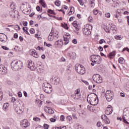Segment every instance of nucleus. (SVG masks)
<instances>
[{"label":"nucleus","instance_id":"nucleus-1","mask_svg":"<svg viewBox=\"0 0 129 129\" xmlns=\"http://www.w3.org/2000/svg\"><path fill=\"white\" fill-rule=\"evenodd\" d=\"M23 62L19 60H14L11 63V67L12 70L14 71H18L23 68Z\"/></svg>","mask_w":129,"mask_h":129},{"label":"nucleus","instance_id":"nucleus-2","mask_svg":"<svg viewBox=\"0 0 129 129\" xmlns=\"http://www.w3.org/2000/svg\"><path fill=\"white\" fill-rule=\"evenodd\" d=\"M87 101L93 106L97 105L98 103V99L95 97V94L94 93L90 94L87 97Z\"/></svg>","mask_w":129,"mask_h":129},{"label":"nucleus","instance_id":"nucleus-3","mask_svg":"<svg viewBox=\"0 0 129 129\" xmlns=\"http://www.w3.org/2000/svg\"><path fill=\"white\" fill-rule=\"evenodd\" d=\"M90 59L92 62L95 63V64H100L102 58L100 55L92 54L90 56Z\"/></svg>","mask_w":129,"mask_h":129},{"label":"nucleus","instance_id":"nucleus-4","mask_svg":"<svg viewBox=\"0 0 129 129\" xmlns=\"http://www.w3.org/2000/svg\"><path fill=\"white\" fill-rule=\"evenodd\" d=\"M76 70L79 73V74H81V75H83V74H85V68L83 67V66L77 64H76L75 66Z\"/></svg>","mask_w":129,"mask_h":129},{"label":"nucleus","instance_id":"nucleus-5","mask_svg":"<svg viewBox=\"0 0 129 129\" xmlns=\"http://www.w3.org/2000/svg\"><path fill=\"white\" fill-rule=\"evenodd\" d=\"M105 97L107 101L110 102L113 99V92L111 90H107L105 92Z\"/></svg>","mask_w":129,"mask_h":129},{"label":"nucleus","instance_id":"nucleus-6","mask_svg":"<svg viewBox=\"0 0 129 129\" xmlns=\"http://www.w3.org/2000/svg\"><path fill=\"white\" fill-rule=\"evenodd\" d=\"M71 97L73 98L75 100H79L80 97H81V95L80 94V89H77L75 91L74 94L71 95Z\"/></svg>","mask_w":129,"mask_h":129},{"label":"nucleus","instance_id":"nucleus-7","mask_svg":"<svg viewBox=\"0 0 129 129\" xmlns=\"http://www.w3.org/2000/svg\"><path fill=\"white\" fill-rule=\"evenodd\" d=\"M44 91L46 93H51V92H52V90H53L52 89V86L48 83L44 84Z\"/></svg>","mask_w":129,"mask_h":129},{"label":"nucleus","instance_id":"nucleus-8","mask_svg":"<svg viewBox=\"0 0 129 129\" xmlns=\"http://www.w3.org/2000/svg\"><path fill=\"white\" fill-rule=\"evenodd\" d=\"M93 80L96 83H102V78L101 76L98 74H95L93 76Z\"/></svg>","mask_w":129,"mask_h":129},{"label":"nucleus","instance_id":"nucleus-9","mask_svg":"<svg viewBox=\"0 0 129 129\" xmlns=\"http://www.w3.org/2000/svg\"><path fill=\"white\" fill-rule=\"evenodd\" d=\"M0 74L6 75L8 74V67L3 64L0 65Z\"/></svg>","mask_w":129,"mask_h":129},{"label":"nucleus","instance_id":"nucleus-10","mask_svg":"<svg viewBox=\"0 0 129 129\" xmlns=\"http://www.w3.org/2000/svg\"><path fill=\"white\" fill-rule=\"evenodd\" d=\"M122 119L129 120V108L123 110Z\"/></svg>","mask_w":129,"mask_h":129},{"label":"nucleus","instance_id":"nucleus-11","mask_svg":"<svg viewBox=\"0 0 129 129\" xmlns=\"http://www.w3.org/2000/svg\"><path fill=\"white\" fill-rule=\"evenodd\" d=\"M54 46L58 49H61L62 46H63V40H57L54 43Z\"/></svg>","mask_w":129,"mask_h":129},{"label":"nucleus","instance_id":"nucleus-12","mask_svg":"<svg viewBox=\"0 0 129 129\" xmlns=\"http://www.w3.org/2000/svg\"><path fill=\"white\" fill-rule=\"evenodd\" d=\"M83 33L86 36H88L91 34V30L89 27H86V28L83 29Z\"/></svg>","mask_w":129,"mask_h":129},{"label":"nucleus","instance_id":"nucleus-13","mask_svg":"<svg viewBox=\"0 0 129 129\" xmlns=\"http://www.w3.org/2000/svg\"><path fill=\"white\" fill-rule=\"evenodd\" d=\"M51 81L52 82V84H54V85H57L60 83V78L58 77H55L51 79Z\"/></svg>","mask_w":129,"mask_h":129},{"label":"nucleus","instance_id":"nucleus-14","mask_svg":"<svg viewBox=\"0 0 129 129\" xmlns=\"http://www.w3.org/2000/svg\"><path fill=\"white\" fill-rule=\"evenodd\" d=\"M28 67L30 70H35V69H36V67H35V64L33 63L32 60H29L28 61Z\"/></svg>","mask_w":129,"mask_h":129},{"label":"nucleus","instance_id":"nucleus-15","mask_svg":"<svg viewBox=\"0 0 129 129\" xmlns=\"http://www.w3.org/2000/svg\"><path fill=\"white\" fill-rule=\"evenodd\" d=\"M105 112L107 115L111 114V113H112V106H111V105H109L108 107L106 108Z\"/></svg>","mask_w":129,"mask_h":129},{"label":"nucleus","instance_id":"nucleus-16","mask_svg":"<svg viewBox=\"0 0 129 129\" xmlns=\"http://www.w3.org/2000/svg\"><path fill=\"white\" fill-rule=\"evenodd\" d=\"M21 126L22 127L26 128V127H28L29 125H30V123H29V121L27 119H24L22 123H21Z\"/></svg>","mask_w":129,"mask_h":129},{"label":"nucleus","instance_id":"nucleus-17","mask_svg":"<svg viewBox=\"0 0 129 129\" xmlns=\"http://www.w3.org/2000/svg\"><path fill=\"white\" fill-rule=\"evenodd\" d=\"M109 25L110 26V29L112 31L113 33L115 34H116V31L117 29L114 24L112 23H109Z\"/></svg>","mask_w":129,"mask_h":129},{"label":"nucleus","instance_id":"nucleus-18","mask_svg":"<svg viewBox=\"0 0 129 129\" xmlns=\"http://www.w3.org/2000/svg\"><path fill=\"white\" fill-rule=\"evenodd\" d=\"M8 39V36L4 34L0 33V41L5 43Z\"/></svg>","mask_w":129,"mask_h":129},{"label":"nucleus","instance_id":"nucleus-19","mask_svg":"<svg viewBox=\"0 0 129 129\" xmlns=\"http://www.w3.org/2000/svg\"><path fill=\"white\" fill-rule=\"evenodd\" d=\"M101 119L103 121L105 122V123H107L108 124H109L110 123V120H109V119L107 118V116L105 115H103L101 116Z\"/></svg>","mask_w":129,"mask_h":129},{"label":"nucleus","instance_id":"nucleus-20","mask_svg":"<svg viewBox=\"0 0 129 129\" xmlns=\"http://www.w3.org/2000/svg\"><path fill=\"white\" fill-rule=\"evenodd\" d=\"M19 14V12L17 10H13L10 11L9 15L11 18H15L17 15Z\"/></svg>","mask_w":129,"mask_h":129},{"label":"nucleus","instance_id":"nucleus-21","mask_svg":"<svg viewBox=\"0 0 129 129\" xmlns=\"http://www.w3.org/2000/svg\"><path fill=\"white\" fill-rule=\"evenodd\" d=\"M15 110L18 113V114H21V113H23V110H22V108L20 107L18 105L16 106H14Z\"/></svg>","mask_w":129,"mask_h":129},{"label":"nucleus","instance_id":"nucleus-22","mask_svg":"<svg viewBox=\"0 0 129 129\" xmlns=\"http://www.w3.org/2000/svg\"><path fill=\"white\" fill-rule=\"evenodd\" d=\"M50 34H52V35H53V36L56 37V38H58V37H59L58 36V35L59 34V32H58V31H57V30H54V28H52L51 29Z\"/></svg>","mask_w":129,"mask_h":129},{"label":"nucleus","instance_id":"nucleus-23","mask_svg":"<svg viewBox=\"0 0 129 129\" xmlns=\"http://www.w3.org/2000/svg\"><path fill=\"white\" fill-rule=\"evenodd\" d=\"M31 55H32L33 57H34V58H39V54H38V53L36 52L35 50L31 51Z\"/></svg>","mask_w":129,"mask_h":129},{"label":"nucleus","instance_id":"nucleus-24","mask_svg":"<svg viewBox=\"0 0 129 129\" xmlns=\"http://www.w3.org/2000/svg\"><path fill=\"white\" fill-rule=\"evenodd\" d=\"M46 112H48V113L52 114L54 113V111L53 110V109H52L51 107H47L46 108Z\"/></svg>","mask_w":129,"mask_h":129},{"label":"nucleus","instance_id":"nucleus-25","mask_svg":"<svg viewBox=\"0 0 129 129\" xmlns=\"http://www.w3.org/2000/svg\"><path fill=\"white\" fill-rule=\"evenodd\" d=\"M54 37L53 34L50 33L48 37V41H53L54 40Z\"/></svg>","mask_w":129,"mask_h":129},{"label":"nucleus","instance_id":"nucleus-26","mask_svg":"<svg viewBox=\"0 0 129 129\" xmlns=\"http://www.w3.org/2000/svg\"><path fill=\"white\" fill-rule=\"evenodd\" d=\"M39 3L41 4L43 8H46V3L44 0H39Z\"/></svg>","mask_w":129,"mask_h":129},{"label":"nucleus","instance_id":"nucleus-27","mask_svg":"<svg viewBox=\"0 0 129 129\" xmlns=\"http://www.w3.org/2000/svg\"><path fill=\"white\" fill-rule=\"evenodd\" d=\"M119 63L120 64H123L125 62V60L123 57H120L118 59Z\"/></svg>","mask_w":129,"mask_h":129},{"label":"nucleus","instance_id":"nucleus-28","mask_svg":"<svg viewBox=\"0 0 129 129\" xmlns=\"http://www.w3.org/2000/svg\"><path fill=\"white\" fill-rule=\"evenodd\" d=\"M122 36L121 35H116L114 36V38L116 39V40H122Z\"/></svg>","mask_w":129,"mask_h":129},{"label":"nucleus","instance_id":"nucleus-29","mask_svg":"<svg viewBox=\"0 0 129 129\" xmlns=\"http://www.w3.org/2000/svg\"><path fill=\"white\" fill-rule=\"evenodd\" d=\"M9 108V103H5L3 106V109L7 110Z\"/></svg>","mask_w":129,"mask_h":129},{"label":"nucleus","instance_id":"nucleus-30","mask_svg":"<svg viewBox=\"0 0 129 129\" xmlns=\"http://www.w3.org/2000/svg\"><path fill=\"white\" fill-rule=\"evenodd\" d=\"M10 7L12 10L14 11L16 10V4L15 3H12V4H11Z\"/></svg>","mask_w":129,"mask_h":129},{"label":"nucleus","instance_id":"nucleus-31","mask_svg":"<svg viewBox=\"0 0 129 129\" xmlns=\"http://www.w3.org/2000/svg\"><path fill=\"white\" fill-rule=\"evenodd\" d=\"M55 5L56 6V7H60L61 6V2H60L59 0H57L55 2Z\"/></svg>","mask_w":129,"mask_h":129},{"label":"nucleus","instance_id":"nucleus-32","mask_svg":"<svg viewBox=\"0 0 129 129\" xmlns=\"http://www.w3.org/2000/svg\"><path fill=\"white\" fill-rule=\"evenodd\" d=\"M90 7H91V8H94V7H95V4H94V0H91Z\"/></svg>","mask_w":129,"mask_h":129},{"label":"nucleus","instance_id":"nucleus-33","mask_svg":"<svg viewBox=\"0 0 129 129\" xmlns=\"http://www.w3.org/2000/svg\"><path fill=\"white\" fill-rule=\"evenodd\" d=\"M74 127L76 128V129H82V128H81V126L79 125V124L77 123V124H76L75 125H74Z\"/></svg>","mask_w":129,"mask_h":129},{"label":"nucleus","instance_id":"nucleus-34","mask_svg":"<svg viewBox=\"0 0 129 129\" xmlns=\"http://www.w3.org/2000/svg\"><path fill=\"white\" fill-rule=\"evenodd\" d=\"M112 56H115V51H112L109 53L108 56L110 57V58Z\"/></svg>","mask_w":129,"mask_h":129},{"label":"nucleus","instance_id":"nucleus-35","mask_svg":"<svg viewBox=\"0 0 129 129\" xmlns=\"http://www.w3.org/2000/svg\"><path fill=\"white\" fill-rule=\"evenodd\" d=\"M104 31H105L106 33H110V30L109 29V27L107 26H106L105 27Z\"/></svg>","mask_w":129,"mask_h":129},{"label":"nucleus","instance_id":"nucleus-36","mask_svg":"<svg viewBox=\"0 0 129 129\" xmlns=\"http://www.w3.org/2000/svg\"><path fill=\"white\" fill-rule=\"evenodd\" d=\"M125 88H126V90H128V91H129V81L126 82Z\"/></svg>","mask_w":129,"mask_h":129},{"label":"nucleus","instance_id":"nucleus-37","mask_svg":"<svg viewBox=\"0 0 129 129\" xmlns=\"http://www.w3.org/2000/svg\"><path fill=\"white\" fill-rule=\"evenodd\" d=\"M72 59H75L76 58V53L75 52H72Z\"/></svg>","mask_w":129,"mask_h":129},{"label":"nucleus","instance_id":"nucleus-38","mask_svg":"<svg viewBox=\"0 0 129 129\" xmlns=\"http://www.w3.org/2000/svg\"><path fill=\"white\" fill-rule=\"evenodd\" d=\"M44 46H45L46 47H52V44H51L50 43H47L46 42H44Z\"/></svg>","mask_w":129,"mask_h":129},{"label":"nucleus","instance_id":"nucleus-39","mask_svg":"<svg viewBox=\"0 0 129 129\" xmlns=\"http://www.w3.org/2000/svg\"><path fill=\"white\" fill-rule=\"evenodd\" d=\"M47 12L49 14H51L52 15H55V12H54V11H53V10H52L51 9L48 10Z\"/></svg>","mask_w":129,"mask_h":129},{"label":"nucleus","instance_id":"nucleus-40","mask_svg":"<svg viewBox=\"0 0 129 129\" xmlns=\"http://www.w3.org/2000/svg\"><path fill=\"white\" fill-rule=\"evenodd\" d=\"M67 121H69V122H71V120H72V117L71 116H69L67 117Z\"/></svg>","mask_w":129,"mask_h":129},{"label":"nucleus","instance_id":"nucleus-41","mask_svg":"<svg viewBox=\"0 0 129 129\" xmlns=\"http://www.w3.org/2000/svg\"><path fill=\"white\" fill-rule=\"evenodd\" d=\"M33 120H34V121H40V118L38 117H34L33 118Z\"/></svg>","mask_w":129,"mask_h":129},{"label":"nucleus","instance_id":"nucleus-42","mask_svg":"<svg viewBox=\"0 0 129 129\" xmlns=\"http://www.w3.org/2000/svg\"><path fill=\"white\" fill-rule=\"evenodd\" d=\"M71 37H67V36H63V41H69L70 40Z\"/></svg>","mask_w":129,"mask_h":129},{"label":"nucleus","instance_id":"nucleus-43","mask_svg":"<svg viewBox=\"0 0 129 129\" xmlns=\"http://www.w3.org/2000/svg\"><path fill=\"white\" fill-rule=\"evenodd\" d=\"M62 27L63 28H64V29H66V30H68L69 28H68V25L67 24H64V25H62Z\"/></svg>","mask_w":129,"mask_h":129},{"label":"nucleus","instance_id":"nucleus-44","mask_svg":"<svg viewBox=\"0 0 129 129\" xmlns=\"http://www.w3.org/2000/svg\"><path fill=\"white\" fill-rule=\"evenodd\" d=\"M93 13L94 15H97V14H98V10L94 9L93 11Z\"/></svg>","mask_w":129,"mask_h":129},{"label":"nucleus","instance_id":"nucleus-45","mask_svg":"<svg viewBox=\"0 0 129 129\" xmlns=\"http://www.w3.org/2000/svg\"><path fill=\"white\" fill-rule=\"evenodd\" d=\"M72 117V118H73V119H75L76 120V119H77V116H76V114H73Z\"/></svg>","mask_w":129,"mask_h":129},{"label":"nucleus","instance_id":"nucleus-46","mask_svg":"<svg viewBox=\"0 0 129 129\" xmlns=\"http://www.w3.org/2000/svg\"><path fill=\"white\" fill-rule=\"evenodd\" d=\"M30 34H35V29L34 28H31L30 30Z\"/></svg>","mask_w":129,"mask_h":129},{"label":"nucleus","instance_id":"nucleus-47","mask_svg":"<svg viewBox=\"0 0 129 129\" xmlns=\"http://www.w3.org/2000/svg\"><path fill=\"white\" fill-rule=\"evenodd\" d=\"M105 16L106 18H110V13H106Z\"/></svg>","mask_w":129,"mask_h":129},{"label":"nucleus","instance_id":"nucleus-48","mask_svg":"<svg viewBox=\"0 0 129 129\" xmlns=\"http://www.w3.org/2000/svg\"><path fill=\"white\" fill-rule=\"evenodd\" d=\"M74 27L75 28V30H76V31H79L80 30V26H79L78 25Z\"/></svg>","mask_w":129,"mask_h":129},{"label":"nucleus","instance_id":"nucleus-49","mask_svg":"<svg viewBox=\"0 0 129 129\" xmlns=\"http://www.w3.org/2000/svg\"><path fill=\"white\" fill-rule=\"evenodd\" d=\"M101 125H102V124L101 123V122L98 121V122L97 123V126L98 127H100V126H101Z\"/></svg>","mask_w":129,"mask_h":129},{"label":"nucleus","instance_id":"nucleus-50","mask_svg":"<svg viewBox=\"0 0 129 129\" xmlns=\"http://www.w3.org/2000/svg\"><path fill=\"white\" fill-rule=\"evenodd\" d=\"M64 119H65L64 115H61L60 117V120H61V121H63Z\"/></svg>","mask_w":129,"mask_h":129},{"label":"nucleus","instance_id":"nucleus-51","mask_svg":"<svg viewBox=\"0 0 129 129\" xmlns=\"http://www.w3.org/2000/svg\"><path fill=\"white\" fill-rule=\"evenodd\" d=\"M125 50L129 52V49L127 47L124 48L123 49V50H122V52H124V51H125Z\"/></svg>","mask_w":129,"mask_h":129},{"label":"nucleus","instance_id":"nucleus-52","mask_svg":"<svg viewBox=\"0 0 129 129\" xmlns=\"http://www.w3.org/2000/svg\"><path fill=\"white\" fill-rule=\"evenodd\" d=\"M99 42V44H103V43H105V40L104 39H101Z\"/></svg>","mask_w":129,"mask_h":129},{"label":"nucleus","instance_id":"nucleus-53","mask_svg":"<svg viewBox=\"0 0 129 129\" xmlns=\"http://www.w3.org/2000/svg\"><path fill=\"white\" fill-rule=\"evenodd\" d=\"M82 82H83V83H85V84H86V85H88L89 83L88 82L83 80H81Z\"/></svg>","mask_w":129,"mask_h":129},{"label":"nucleus","instance_id":"nucleus-54","mask_svg":"<svg viewBox=\"0 0 129 129\" xmlns=\"http://www.w3.org/2000/svg\"><path fill=\"white\" fill-rule=\"evenodd\" d=\"M51 122H55L56 121V119L54 118H51L50 119Z\"/></svg>","mask_w":129,"mask_h":129},{"label":"nucleus","instance_id":"nucleus-55","mask_svg":"<svg viewBox=\"0 0 129 129\" xmlns=\"http://www.w3.org/2000/svg\"><path fill=\"white\" fill-rule=\"evenodd\" d=\"M43 126H44V128H45V129H48L49 128V125L47 124H44L43 125Z\"/></svg>","mask_w":129,"mask_h":129},{"label":"nucleus","instance_id":"nucleus-56","mask_svg":"<svg viewBox=\"0 0 129 129\" xmlns=\"http://www.w3.org/2000/svg\"><path fill=\"white\" fill-rule=\"evenodd\" d=\"M18 37H19V35H18L17 33H15L14 34V38H15V39H18Z\"/></svg>","mask_w":129,"mask_h":129},{"label":"nucleus","instance_id":"nucleus-57","mask_svg":"<svg viewBox=\"0 0 129 129\" xmlns=\"http://www.w3.org/2000/svg\"><path fill=\"white\" fill-rule=\"evenodd\" d=\"M78 2L81 6H83V5H84L82 0H79Z\"/></svg>","mask_w":129,"mask_h":129},{"label":"nucleus","instance_id":"nucleus-58","mask_svg":"<svg viewBox=\"0 0 129 129\" xmlns=\"http://www.w3.org/2000/svg\"><path fill=\"white\" fill-rule=\"evenodd\" d=\"M2 48L4 49V50H6L7 51H8V50H9V48H8L7 46H2Z\"/></svg>","mask_w":129,"mask_h":129},{"label":"nucleus","instance_id":"nucleus-59","mask_svg":"<svg viewBox=\"0 0 129 129\" xmlns=\"http://www.w3.org/2000/svg\"><path fill=\"white\" fill-rule=\"evenodd\" d=\"M78 24H77V21H74L73 23V26L74 27H75L76 26H77Z\"/></svg>","mask_w":129,"mask_h":129},{"label":"nucleus","instance_id":"nucleus-60","mask_svg":"<svg viewBox=\"0 0 129 129\" xmlns=\"http://www.w3.org/2000/svg\"><path fill=\"white\" fill-rule=\"evenodd\" d=\"M68 56H69L70 57V58H72V52H69L68 53Z\"/></svg>","mask_w":129,"mask_h":129},{"label":"nucleus","instance_id":"nucleus-61","mask_svg":"<svg viewBox=\"0 0 129 129\" xmlns=\"http://www.w3.org/2000/svg\"><path fill=\"white\" fill-rule=\"evenodd\" d=\"M70 12L71 13H74V8L73 7H71Z\"/></svg>","mask_w":129,"mask_h":129},{"label":"nucleus","instance_id":"nucleus-62","mask_svg":"<svg viewBox=\"0 0 129 129\" xmlns=\"http://www.w3.org/2000/svg\"><path fill=\"white\" fill-rule=\"evenodd\" d=\"M72 43L74 44H77V39H74L72 40Z\"/></svg>","mask_w":129,"mask_h":129},{"label":"nucleus","instance_id":"nucleus-63","mask_svg":"<svg viewBox=\"0 0 129 129\" xmlns=\"http://www.w3.org/2000/svg\"><path fill=\"white\" fill-rule=\"evenodd\" d=\"M15 101H16V98H15V97H12L11 98V102L14 103Z\"/></svg>","mask_w":129,"mask_h":129},{"label":"nucleus","instance_id":"nucleus-64","mask_svg":"<svg viewBox=\"0 0 129 129\" xmlns=\"http://www.w3.org/2000/svg\"><path fill=\"white\" fill-rule=\"evenodd\" d=\"M18 95L19 97H22V92H19L18 93Z\"/></svg>","mask_w":129,"mask_h":129}]
</instances>
